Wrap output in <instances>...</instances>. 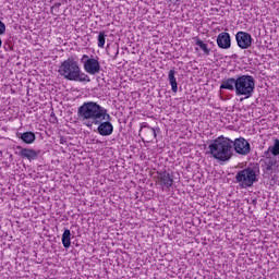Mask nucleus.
Wrapping results in <instances>:
<instances>
[{
	"label": "nucleus",
	"mask_w": 279,
	"mask_h": 279,
	"mask_svg": "<svg viewBox=\"0 0 279 279\" xmlns=\"http://www.w3.org/2000/svg\"><path fill=\"white\" fill-rule=\"evenodd\" d=\"M256 89V81L254 76L243 74L234 77L225 78L221 81L220 90H235L236 97L250 99Z\"/></svg>",
	"instance_id": "f257e3e1"
},
{
	"label": "nucleus",
	"mask_w": 279,
	"mask_h": 279,
	"mask_svg": "<svg viewBox=\"0 0 279 279\" xmlns=\"http://www.w3.org/2000/svg\"><path fill=\"white\" fill-rule=\"evenodd\" d=\"M78 119L86 128H93V125H99L106 119L109 120L110 116L101 105L95 101H87L78 108Z\"/></svg>",
	"instance_id": "f03ea898"
},
{
	"label": "nucleus",
	"mask_w": 279,
	"mask_h": 279,
	"mask_svg": "<svg viewBox=\"0 0 279 279\" xmlns=\"http://www.w3.org/2000/svg\"><path fill=\"white\" fill-rule=\"evenodd\" d=\"M59 73L64 80H69L70 82H90V76L82 72L80 63L73 58H68L61 62Z\"/></svg>",
	"instance_id": "7ed1b4c3"
},
{
	"label": "nucleus",
	"mask_w": 279,
	"mask_h": 279,
	"mask_svg": "<svg viewBox=\"0 0 279 279\" xmlns=\"http://www.w3.org/2000/svg\"><path fill=\"white\" fill-rule=\"evenodd\" d=\"M208 149L215 160L226 162L232 158V140L220 135L209 144Z\"/></svg>",
	"instance_id": "20e7f679"
},
{
	"label": "nucleus",
	"mask_w": 279,
	"mask_h": 279,
	"mask_svg": "<svg viewBox=\"0 0 279 279\" xmlns=\"http://www.w3.org/2000/svg\"><path fill=\"white\" fill-rule=\"evenodd\" d=\"M235 180L240 183L242 189L254 186V182H258L256 171H254L252 168L240 170L235 175Z\"/></svg>",
	"instance_id": "39448f33"
},
{
	"label": "nucleus",
	"mask_w": 279,
	"mask_h": 279,
	"mask_svg": "<svg viewBox=\"0 0 279 279\" xmlns=\"http://www.w3.org/2000/svg\"><path fill=\"white\" fill-rule=\"evenodd\" d=\"M81 62L85 73H88V75H97L101 72V63H99L98 57H89L88 54H83Z\"/></svg>",
	"instance_id": "423d86ee"
},
{
	"label": "nucleus",
	"mask_w": 279,
	"mask_h": 279,
	"mask_svg": "<svg viewBox=\"0 0 279 279\" xmlns=\"http://www.w3.org/2000/svg\"><path fill=\"white\" fill-rule=\"evenodd\" d=\"M154 182L157 184V186H160L162 191H165V189L167 191H170L174 182L173 174L167 172V170L157 171L156 174L154 175Z\"/></svg>",
	"instance_id": "0eeeda50"
},
{
	"label": "nucleus",
	"mask_w": 279,
	"mask_h": 279,
	"mask_svg": "<svg viewBox=\"0 0 279 279\" xmlns=\"http://www.w3.org/2000/svg\"><path fill=\"white\" fill-rule=\"evenodd\" d=\"M232 147H234L235 154H239L240 156H247V154L252 151V146L245 137H238L232 141Z\"/></svg>",
	"instance_id": "6e6552de"
},
{
	"label": "nucleus",
	"mask_w": 279,
	"mask_h": 279,
	"mask_svg": "<svg viewBox=\"0 0 279 279\" xmlns=\"http://www.w3.org/2000/svg\"><path fill=\"white\" fill-rule=\"evenodd\" d=\"M140 132H142L143 134V137H142L143 143H151L158 136L156 134V129L149 126L147 122L141 123Z\"/></svg>",
	"instance_id": "1a4fd4ad"
},
{
	"label": "nucleus",
	"mask_w": 279,
	"mask_h": 279,
	"mask_svg": "<svg viewBox=\"0 0 279 279\" xmlns=\"http://www.w3.org/2000/svg\"><path fill=\"white\" fill-rule=\"evenodd\" d=\"M235 40L240 49H250V47H252V35L247 32H238L235 35Z\"/></svg>",
	"instance_id": "9d476101"
},
{
	"label": "nucleus",
	"mask_w": 279,
	"mask_h": 279,
	"mask_svg": "<svg viewBox=\"0 0 279 279\" xmlns=\"http://www.w3.org/2000/svg\"><path fill=\"white\" fill-rule=\"evenodd\" d=\"M219 49H230L232 47V38L230 37V33L222 32L217 36L216 40Z\"/></svg>",
	"instance_id": "9b49d317"
},
{
	"label": "nucleus",
	"mask_w": 279,
	"mask_h": 279,
	"mask_svg": "<svg viewBox=\"0 0 279 279\" xmlns=\"http://www.w3.org/2000/svg\"><path fill=\"white\" fill-rule=\"evenodd\" d=\"M96 125H98L97 131H98V134H100V136H110L112 132H114V126L111 124L110 118L105 119V122L101 121Z\"/></svg>",
	"instance_id": "f8f14e48"
},
{
	"label": "nucleus",
	"mask_w": 279,
	"mask_h": 279,
	"mask_svg": "<svg viewBox=\"0 0 279 279\" xmlns=\"http://www.w3.org/2000/svg\"><path fill=\"white\" fill-rule=\"evenodd\" d=\"M61 241L65 250H69V247H71V230L64 229Z\"/></svg>",
	"instance_id": "ddd939ff"
},
{
	"label": "nucleus",
	"mask_w": 279,
	"mask_h": 279,
	"mask_svg": "<svg viewBox=\"0 0 279 279\" xmlns=\"http://www.w3.org/2000/svg\"><path fill=\"white\" fill-rule=\"evenodd\" d=\"M197 47L202 49L204 52V56H210V48H208V44L204 43V40L199 39L196 37V43Z\"/></svg>",
	"instance_id": "4468645a"
},
{
	"label": "nucleus",
	"mask_w": 279,
	"mask_h": 279,
	"mask_svg": "<svg viewBox=\"0 0 279 279\" xmlns=\"http://www.w3.org/2000/svg\"><path fill=\"white\" fill-rule=\"evenodd\" d=\"M21 156H23V158H28V160H34V158L36 157V151L24 148L21 150Z\"/></svg>",
	"instance_id": "2eb2a0df"
},
{
	"label": "nucleus",
	"mask_w": 279,
	"mask_h": 279,
	"mask_svg": "<svg viewBox=\"0 0 279 279\" xmlns=\"http://www.w3.org/2000/svg\"><path fill=\"white\" fill-rule=\"evenodd\" d=\"M22 141H24V143H34V141H36V135L32 132H26L24 134H22L21 136Z\"/></svg>",
	"instance_id": "dca6fc26"
},
{
	"label": "nucleus",
	"mask_w": 279,
	"mask_h": 279,
	"mask_svg": "<svg viewBox=\"0 0 279 279\" xmlns=\"http://www.w3.org/2000/svg\"><path fill=\"white\" fill-rule=\"evenodd\" d=\"M98 47L99 49L106 47V32L104 31L98 34Z\"/></svg>",
	"instance_id": "f3484780"
},
{
	"label": "nucleus",
	"mask_w": 279,
	"mask_h": 279,
	"mask_svg": "<svg viewBox=\"0 0 279 279\" xmlns=\"http://www.w3.org/2000/svg\"><path fill=\"white\" fill-rule=\"evenodd\" d=\"M268 151L272 154V156H279V140L276 138L272 146L268 148Z\"/></svg>",
	"instance_id": "a211bd4d"
},
{
	"label": "nucleus",
	"mask_w": 279,
	"mask_h": 279,
	"mask_svg": "<svg viewBox=\"0 0 279 279\" xmlns=\"http://www.w3.org/2000/svg\"><path fill=\"white\" fill-rule=\"evenodd\" d=\"M276 159L269 158L268 160L265 161V169L266 171H272L274 167H276Z\"/></svg>",
	"instance_id": "6ab92c4d"
},
{
	"label": "nucleus",
	"mask_w": 279,
	"mask_h": 279,
	"mask_svg": "<svg viewBox=\"0 0 279 279\" xmlns=\"http://www.w3.org/2000/svg\"><path fill=\"white\" fill-rule=\"evenodd\" d=\"M168 80H169V84L171 82H177L178 80L175 78V70H170L168 72Z\"/></svg>",
	"instance_id": "aec40b11"
},
{
	"label": "nucleus",
	"mask_w": 279,
	"mask_h": 279,
	"mask_svg": "<svg viewBox=\"0 0 279 279\" xmlns=\"http://www.w3.org/2000/svg\"><path fill=\"white\" fill-rule=\"evenodd\" d=\"M172 93H178V81H173L170 83Z\"/></svg>",
	"instance_id": "412c9836"
},
{
	"label": "nucleus",
	"mask_w": 279,
	"mask_h": 279,
	"mask_svg": "<svg viewBox=\"0 0 279 279\" xmlns=\"http://www.w3.org/2000/svg\"><path fill=\"white\" fill-rule=\"evenodd\" d=\"M5 34V24L0 21V36Z\"/></svg>",
	"instance_id": "4be33fe9"
},
{
	"label": "nucleus",
	"mask_w": 279,
	"mask_h": 279,
	"mask_svg": "<svg viewBox=\"0 0 279 279\" xmlns=\"http://www.w3.org/2000/svg\"><path fill=\"white\" fill-rule=\"evenodd\" d=\"M166 1H168L169 3H173V5H175V4H178V2H179L180 0H166Z\"/></svg>",
	"instance_id": "5701e85b"
},
{
	"label": "nucleus",
	"mask_w": 279,
	"mask_h": 279,
	"mask_svg": "<svg viewBox=\"0 0 279 279\" xmlns=\"http://www.w3.org/2000/svg\"><path fill=\"white\" fill-rule=\"evenodd\" d=\"M58 8H60V4L53 5V7L51 8V12H53L54 10H58Z\"/></svg>",
	"instance_id": "b1692460"
},
{
	"label": "nucleus",
	"mask_w": 279,
	"mask_h": 279,
	"mask_svg": "<svg viewBox=\"0 0 279 279\" xmlns=\"http://www.w3.org/2000/svg\"><path fill=\"white\" fill-rule=\"evenodd\" d=\"M1 45H3V41L0 39V47H1Z\"/></svg>",
	"instance_id": "393cba45"
}]
</instances>
